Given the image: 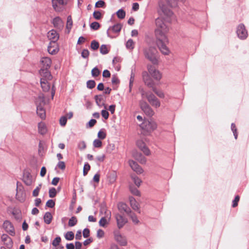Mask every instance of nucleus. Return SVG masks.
<instances>
[{
  "label": "nucleus",
  "mask_w": 249,
  "mask_h": 249,
  "mask_svg": "<svg viewBox=\"0 0 249 249\" xmlns=\"http://www.w3.org/2000/svg\"><path fill=\"white\" fill-rule=\"evenodd\" d=\"M77 223V219L75 216H72L71 217L68 223V225L70 227H73L75 226Z\"/></svg>",
  "instance_id": "33"
},
{
  "label": "nucleus",
  "mask_w": 249,
  "mask_h": 249,
  "mask_svg": "<svg viewBox=\"0 0 249 249\" xmlns=\"http://www.w3.org/2000/svg\"><path fill=\"white\" fill-rule=\"evenodd\" d=\"M93 145L95 148H101L102 146V142L100 139H95L93 142Z\"/></svg>",
  "instance_id": "36"
},
{
  "label": "nucleus",
  "mask_w": 249,
  "mask_h": 249,
  "mask_svg": "<svg viewBox=\"0 0 249 249\" xmlns=\"http://www.w3.org/2000/svg\"><path fill=\"white\" fill-rule=\"evenodd\" d=\"M93 16L95 19L99 20L102 18V15L100 12L95 11L93 13Z\"/></svg>",
  "instance_id": "46"
},
{
  "label": "nucleus",
  "mask_w": 249,
  "mask_h": 249,
  "mask_svg": "<svg viewBox=\"0 0 249 249\" xmlns=\"http://www.w3.org/2000/svg\"><path fill=\"white\" fill-rule=\"evenodd\" d=\"M100 52L103 54H105L108 53V49L107 46L105 45H102L100 49Z\"/></svg>",
  "instance_id": "39"
},
{
  "label": "nucleus",
  "mask_w": 249,
  "mask_h": 249,
  "mask_svg": "<svg viewBox=\"0 0 249 249\" xmlns=\"http://www.w3.org/2000/svg\"><path fill=\"white\" fill-rule=\"evenodd\" d=\"M78 147L80 150H83L86 147V144L84 142H80L78 143Z\"/></svg>",
  "instance_id": "62"
},
{
  "label": "nucleus",
  "mask_w": 249,
  "mask_h": 249,
  "mask_svg": "<svg viewBox=\"0 0 249 249\" xmlns=\"http://www.w3.org/2000/svg\"><path fill=\"white\" fill-rule=\"evenodd\" d=\"M130 190L133 195L135 196H140V192L136 188L130 186Z\"/></svg>",
  "instance_id": "45"
},
{
  "label": "nucleus",
  "mask_w": 249,
  "mask_h": 249,
  "mask_svg": "<svg viewBox=\"0 0 249 249\" xmlns=\"http://www.w3.org/2000/svg\"><path fill=\"white\" fill-rule=\"evenodd\" d=\"M57 167L61 169V170H64L66 168L65 163L64 161H60L57 164Z\"/></svg>",
  "instance_id": "54"
},
{
  "label": "nucleus",
  "mask_w": 249,
  "mask_h": 249,
  "mask_svg": "<svg viewBox=\"0 0 249 249\" xmlns=\"http://www.w3.org/2000/svg\"><path fill=\"white\" fill-rule=\"evenodd\" d=\"M111 217L110 212H106V216L102 217L99 222V225L101 227H107L109 224Z\"/></svg>",
  "instance_id": "14"
},
{
  "label": "nucleus",
  "mask_w": 249,
  "mask_h": 249,
  "mask_svg": "<svg viewBox=\"0 0 249 249\" xmlns=\"http://www.w3.org/2000/svg\"><path fill=\"white\" fill-rule=\"evenodd\" d=\"M111 81L113 85H117L120 82L119 79H118V77L115 75H113L112 76Z\"/></svg>",
  "instance_id": "52"
},
{
  "label": "nucleus",
  "mask_w": 249,
  "mask_h": 249,
  "mask_svg": "<svg viewBox=\"0 0 249 249\" xmlns=\"http://www.w3.org/2000/svg\"><path fill=\"white\" fill-rule=\"evenodd\" d=\"M147 68L149 73L154 79L157 80L160 79L161 75L159 71L156 70L155 68L151 65H148Z\"/></svg>",
  "instance_id": "10"
},
{
  "label": "nucleus",
  "mask_w": 249,
  "mask_h": 249,
  "mask_svg": "<svg viewBox=\"0 0 249 249\" xmlns=\"http://www.w3.org/2000/svg\"><path fill=\"white\" fill-rule=\"evenodd\" d=\"M142 77L145 84L149 87H153L154 83L147 72L145 71L142 73Z\"/></svg>",
  "instance_id": "21"
},
{
  "label": "nucleus",
  "mask_w": 249,
  "mask_h": 249,
  "mask_svg": "<svg viewBox=\"0 0 249 249\" xmlns=\"http://www.w3.org/2000/svg\"><path fill=\"white\" fill-rule=\"evenodd\" d=\"M38 131L41 135H44L47 133V128L44 123L40 122L38 124Z\"/></svg>",
  "instance_id": "23"
},
{
  "label": "nucleus",
  "mask_w": 249,
  "mask_h": 249,
  "mask_svg": "<svg viewBox=\"0 0 249 249\" xmlns=\"http://www.w3.org/2000/svg\"><path fill=\"white\" fill-rule=\"evenodd\" d=\"M137 145L145 155L149 156L150 155L151 152L150 150L146 146L145 143L142 141H138L137 142Z\"/></svg>",
  "instance_id": "15"
},
{
  "label": "nucleus",
  "mask_w": 249,
  "mask_h": 249,
  "mask_svg": "<svg viewBox=\"0 0 249 249\" xmlns=\"http://www.w3.org/2000/svg\"><path fill=\"white\" fill-rule=\"evenodd\" d=\"M90 231L89 229H85L83 231V234L85 238H87L89 236Z\"/></svg>",
  "instance_id": "63"
},
{
  "label": "nucleus",
  "mask_w": 249,
  "mask_h": 249,
  "mask_svg": "<svg viewBox=\"0 0 249 249\" xmlns=\"http://www.w3.org/2000/svg\"><path fill=\"white\" fill-rule=\"evenodd\" d=\"M105 2L103 0H99L95 4V7L97 8L105 7Z\"/></svg>",
  "instance_id": "53"
},
{
  "label": "nucleus",
  "mask_w": 249,
  "mask_h": 249,
  "mask_svg": "<svg viewBox=\"0 0 249 249\" xmlns=\"http://www.w3.org/2000/svg\"><path fill=\"white\" fill-rule=\"evenodd\" d=\"M104 234H105V232L103 230H102L101 229H99L98 230L97 233V236L98 238H101L103 237L104 236Z\"/></svg>",
  "instance_id": "61"
},
{
  "label": "nucleus",
  "mask_w": 249,
  "mask_h": 249,
  "mask_svg": "<svg viewBox=\"0 0 249 249\" xmlns=\"http://www.w3.org/2000/svg\"><path fill=\"white\" fill-rule=\"evenodd\" d=\"M117 174L115 172L109 173L107 176V179L110 183H113L116 179Z\"/></svg>",
  "instance_id": "27"
},
{
  "label": "nucleus",
  "mask_w": 249,
  "mask_h": 249,
  "mask_svg": "<svg viewBox=\"0 0 249 249\" xmlns=\"http://www.w3.org/2000/svg\"><path fill=\"white\" fill-rule=\"evenodd\" d=\"M48 37L51 41L56 42L59 38V35L54 30H52L48 33Z\"/></svg>",
  "instance_id": "20"
},
{
  "label": "nucleus",
  "mask_w": 249,
  "mask_h": 249,
  "mask_svg": "<svg viewBox=\"0 0 249 249\" xmlns=\"http://www.w3.org/2000/svg\"><path fill=\"white\" fill-rule=\"evenodd\" d=\"M237 34L238 36L241 39H245L247 37L248 33L244 25L241 24L238 26Z\"/></svg>",
  "instance_id": "11"
},
{
  "label": "nucleus",
  "mask_w": 249,
  "mask_h": 249,
  "mask_svg": "<svg viewBox=\"0 0 249 249\" xmlns=\"http://www.w3.org/2000/svg\"><path fill=\"white\" fill-rule=\"evenodd\" d=\"M53 24L56 27L62 26V21L59 17H56L53 19Z\"/></svg>",
  "instance_id": "29"
},
{
  "label": "nucleus",
  "mask_w": 249,
  "mask_h": 249,
  "mask_svg": "<svg viewBox=\"0 0 249 249\" xmlns=\"http://www.w3.org/2000/svg\"><path fill=\"white\" fill-rule=\"evenodd\" d=\"M72 26V20L71 16H69L67 18L66 28L68 30V32H70Z\"/></svg>",
  "instance_id": "31"
},
{
  "label": "nucleus",
  "mask_w": 249,
  "mask_h": 249,
  "mask_svg": "<svg viewBox=\"0 0 249 249\" xmlns=\"http://www.w3.org/2000/svg\"><path fill=\"white\" fill-rule=\"evenodd\" d=\"M129 164L131 167L132 169L136 172L137 174H142L143 172L142 169L138 164L135 161L130 160L129 161Z\"/></svg>",
  "instance_id": "16"
},
{
  "label": "nucleus",
  "mask_w": 249,
  "mask_h": 249,
  "mask_svg": "<svg viewBox=\"0 0 249 249\" xmlns=\"http://www.w3.org/2000/svg\"><path fill=\"white\" fill-rule=\"evenodd\" d=\"M153 91L160 97L163 98L164 97V94L161 90H158L155 88H153Z\"/></svg>",
  "instance_id": "41"
},
{
  "label": "nucleus",
  "mask_w": 249,
  "mask_h": 249,
  "mask_svg": "<svg viewBox=\"0 0 249 249\" xmlns=\"http://www.w3.org/2000/svg\"><path fill=\"white\" fill-rule=\"evenodd\" d=\"M130 216L131 218V219L132 221L135 224H138L139 222V220L138 219L137 216L135 215V214L132 213L131 212H130Z\"/></svg>",
  "instance_id": "51"
},
{
  "label": "nucleus",
  "mask_w": 249,
  "mask_h": 249,
  "mask_svg": "<svg viewBox=\"0 0 249 249\" xmlns=\"http://www.w3.org/2000/svg\"><path fill=\"white\" fill-rule=\"evenodd\" d=\"M91 48L93 50H97L99 47V44L98 42L93 40L91 42Z\"/></svg>",
  "instance_id": "42"
},
{
  "label": "nucleus",
  "mask_w": 249,
  "mask_h": 249,
  "mask_svg": "<svg viewBox=\"0 0 249 249\" xmlns=\"http://www.w3.org/2000/svg\"><path fill=\"white\" fill-rule=\"evenodd\" d=\"M90 26L93 30H97L100 28V25L97 22H93L91 23Z\"/></svg>",
  "instance_id": "44"
},
{
  "label": "nucleus",
  "mask_w": 249,
  "mask_h": 249,
  "mask_svg": "<svg viewBox=\"0 0 249 249\" xmlns=\"http://www.w3.org/2000/svg\"><path fill=\"white\" fill-rule=\"evenodd\" d=\"M130 204L133 210L139 211V204L133 197H129Z\"/></svg>",
  "instance_id": "25"
},
{
  "label": "nucleus",
  "mask_w": 249,
  "mask_h": 249,
  "mask_svg": "<svg viewBox=\"0 0 249 249\" xmlns=\"http://www.w3.org/2000/svg\"><path fill=\"white\" fill-rule=\"evenodd\" d=\"M91 73H92V75L93 77H97L100 74V71L99 70V69L98 68L95 67L92 69V70L91 71Z\"/></svg>",
  "instance_id": "47"
},
{
  "label": "nucleus",
  "mask_w": 249,
  "mask_h": 249,
  "mask_svg": "<svg viewBox=\"0 0 249 249\" xmlns=\"http://www.w3.org/2000/svg\"><path fill=\"white\" fill-rule=\"evenodd\" d=\"M67 118L66 116H62L60 118L59 122L61 126H65L67 123Z\"/></svg>",
  "instance_id": "50"
},
{
  "label": "nucleus",
  "mask_w": 249,
  "mask_h": 249,
  "mask_svg": "<svg viewBox=\"0 0 249 249\" xmlns=\"http://www.w3.org/2000/svg\"><path fill=\"white\" fill-rule=\"evenodd\" d=\"M41 187V185L40 184L33 191V196H37L38 195Z\"/></svg>",
  "instance_id": "49"
},
{
  "label": "nucleus",
  "mask_w": 249,
  "mask_h": 249,
  "mask_svg": "<svg viewBox=\"0 0 249 249\" xmlns=\"http://www.w3.org/2000/svg\"><path fill=\"white\" fill-rule=\"evenodd\" d=\"M155 24V35L156 38V44L162 54L169 55L170 53V50L167 47V45L169 44L167 36L169 28L161 18H158L156 19Z\"/></svg>",
  "instance_id": "1"
},
{
  "label": "nucleus",
  "mask_w": 249,
  "mask_h": 249,
  "mask_svg": "<svg viewBox=\"0 0 249 249\" xmlns=\"http://www.w3.org/2000/svg\"><path fill=\"white\" fill-rule=\"evenodd\" d=\"M55 205V202L53 200L50 199L46 203V206L49 208H53Z\"/></svg>",
  "instance_id": "58"
},
{
  "label": "nucleus",
  "mask_w": 249,
  "mask_h": 249,
  "mask_svg": "<svg viewBox=\"0 0 249 249\" xmlns=\"http://www.w3.org/2000/svg\"><path fill=\"white\" fill-rule=\"evenodd\" d=\"M145 96L149 103L154 107L158 108L160 106L159 99L152 93H146Z\"/></svg>",
  "instance_id": "8"
},
{
  "label": "nucleus",
  "mask_w": 249,
  "mask_h": 249,
  "mask_svg": "<svg viewBox=\"0 0 249 249\" xmlns=\"http://www.w3.org/2000/svg\"><path fill=\"white\" fill-rule=\"evenodd\" d=\"M58 51V45L56 42L51 41L48 47V53L51 54H55Z\"/></svg>",
  "instance_id": "12"
},
{
  "label": "nucleus",
  "mask_w": 249,
  "mask_h": 249,
  "mask_svg": "<svg viewBox=\"0 0 249 249\" xmlns=\"http://www.w3.org/2000/svg\"><path fill=\"white\" fill-rule=\"evenodd\" d=\"M68 0H52L53 6L55 11H59V6L66 4Z\"/></svg>",
  "instance_id": "18"
},
{
  "label": "nucleus",
  "mask_w": 249,
  "mask_h": 249,
  "mask_svg": "<svg viewBox=\"0 0 249 249\" xmlns=\"http://www.w3.org/2000/svg\"><path fill=\"white\" fill-rule=\"evenodd\" d=\"M87 87L90 89H92L95 86V82L93 80H89L87 83Z\"/></svg>",
  "instance_id": "48"
},
{
  "label": "nucleus",
  "mask_w": 249,
  "mask_h": 249,
  "mask_svg": "<svg viewBox=\"0 0 249 249\" xmlns=\"http://www.w3.org/2000/svg\"><path fill=\"white\" fill-rule=\"evenodd\" d=\"M95 100L96 101V104L98 106H101V101L102 100V97L101 95H96L95 97Z\"/></svg>",
  "instance_id": "55"
},
{
  "label": "nucleus",
  "mask_w": 249,
  "mask_h": 249,
  "mask_svg": "<svg viewBox=\"0 0 249 249\" xmlns=\"http://www.w3.org/2000/svg\"><path fill=\"white\" fill-rule=\"evenodd\" d=\"M240 197L239 196H236L232 202V207H235L238 205V202L239 201Z\"/></svg>",
  "instance_id": "60"
},
{
  "label": "nucleus",
  "mask_w": 249,
  "mask_h": 249,
  "mask_svg": "<svg viewBox=\"0 0 249 249\" xmlns=\"http://www.w3.org/2000/svg\"><path fill=\"white\" fill-rule=\"evenodd\" d=\"M140 127L144 131L150 133L156 129L157 125L154 121L144 120L142 123L140 125Z\"/></svg>",
  "instance_id": "5"
},
{
  "label": "nucleus",
  "mask_w": 249,
  "mask_h": 249,
  "mask_svg": "<svg viewBox=\"0 0 249 249\" xmlns=\"http://www.w3.org/2000/svg\"><path fill=\"white\" fill-rule=\"evenodd\" d=\"M40 84L43 91H48L50 88V85L48 83V81L52 79H48L47 77L40 75Z\"/></svg>",
  "instance_id": "13"
},
{
  "label": "nucleus",
  "mask_w": 249,
  "mask_h": 249,
  "mask_svg": "<svg viewBox=\"0 0 249 249\" xmlns=\"http://www.w3.org/2000/svg\"><path fill=\"white\" fill-rule=\"evenodd\" d=\"M135 46V43L132 39H129L126 43V47L128 49L132 50Z\"/></svg>",
  "instance_id": "32"
},
{
  "label": "nucleus",
  "mask_w": 249,
  "mask_h": 249,
  "mask_svg": "<svg viewBox=\"0 0 249 249\" xmlns=\"http://www.w3.org/2000/svg\"><path fill=\"white\" fill-rule=\"evenodd\" d=\"M158 52L155 47H148L143 50L144 56L153 64H158V59L157 57Z\"/></svg>",
  "instance_id": "3"
},
{
  "label": "nucleus",
  "mask_w": 249,
  "mask_h": 249,
  "mask_svg": "<svg viewBox=\"0 0 249 249\" xmlns=\"http://www.w3.org/2000/svg\"><path fill=\"white\" fill-rule=\"evenodd\" d=\"M36 113L37 115L41 118L44 119L46 116L45 111L43 107L44 104V97L40 96L36 100Z\"/></svg>",
  "instance_id": "4"
},
{
  "label": "nucleus",
  "mask_w": 249,
  "mask_h": 249,
  "mask_svg": "<svg viewBox=\"0 0 249 249\" xmlns=\"http://www.w3.org/2000/svg\"><path fill=\"white\" fill-rule=\"evenodd\" d=\"M40 63L41 68L39 71L40 75L47 77L48 79H52V76L49 71L52 64V60L48 57H43L41 59Z\"/></svg>",
  "instance_id": "2"
},
{
  "label": "nucleus",
  "mask_w": 249,
  "mask_h": 249,
  "mask_svg": "<svg viewBox=\"0 0 249 249\" xmlns=\"http://www.w3.org/2000/svg\"><path fill=\"white\" fill-rule=\"evenodd\" d=\"M231 128L232 131H233L235 138L236 139L237 137V134L235 124H232L231 125Z\"/></svg>",
  "instance_id": "57"
},
{
  "label": "nucleus",
  "mask_w": 249,
  "mask_h": 249,
  "mask_svg": "<svg viewBox=\"0 0 249 249\" xmlns=\"http://www.w3.org/2000/svg\"><path fill=\"white\" fill-rule=\"evenodd\" d=\"M118 209L120 211H124L127 213L130 212L129 208L124 203H120L118 204Z\"/></svg>",
  "instance_id": "26"
},
{
  "label": "nucleus",
  "mask_w": 249,
  "mask_h": 249,
  "mask_svg": "<svg viewBox=\"0 0 249 249\" xmlns=\"http://www.w3.org/2000/svg\"><path fill=\"white\" fill-rule=\"evenodd\" d=\"M61 239L60 237H56L52 242V245L54 248L53 249H64V247L60 244Z\"/></svg>",
  "instance_id": "22"
},
{
  "label": "nucleus",
  "mask_w": 249,
  "mask_h": 249,
  "mask_svg": "<svg viewBox=\"0 0 249 249\" xmlns=\"http://www.w3.org/2000/svg\"><path fill=\"white\" fill-rule=\"evenodd\" d=\"M159 6L160 10L162 11L163 14L167 16H171L172 15V12L165 5H163L161 3H160Z\"/></svg>",
  "instance_id": "24"
},
{
  "label": "nucleus",
  "mask_w": 249,
  "mask_h": 249,
  "mask_svg": "<svg viewBox=\"0 0 249 249\" xmlns=\"http://www.w3.org/2000/svg\"><path fill=\"white\" fill-rule=\"evenodd\" d=\"M53 219V216L51 213L47 212L44 216V220L45 223L49 224L51 223Z\"/></svg>",
  "instance_id": "28"
},
{
  "label": "nucleus",
  "mask_w": 249,
  "mask_h": 249,
  "mask_svg": "<svg viewBox=\"0 0 249 249\" xmlns=\"http://www.w3.org/2000/svg\"><path fill=\"white\" fill-rule=\"evenodd\" d=\"M89 51L87 49H84L81 53V55L83 58H88L89 56Z\"/></svg>",
  "instance_id": "56"
},
{
  "label": "nucleus",
  "mask_w": 249,
  "mask_h": 249,
  "mask_svg": "<svg viewBox=\"0 0 249 249\" xmlns=\"http://www.w3.org/2000/svg\"><path fill=\"white\" fill-rule=\"evenodd\" d=\"M3 228L5 231L11 235H13L15 233L14 228L12 223L9 221H5L3 223Z\"/></svg>",
  "instance_id": "17"
},
{
  "label": "nucleus",
  "mask_w": 249,
  "mask_h": 249,
  "mask_svg": "<svg viewBox=\"0 0 249 249\" xmlns=\"http://www.w3.org/2000/svg\"><path fill=\"white\" fill-rule=\"evenodd\" d=\"M1 240L3 241H6L7 240H9V242H11V238L7 235V234H3L1 236Z\"/></svg>",
  "instance_id": "64"
},
{
  "label": "nucleus",
  "mask_w": 249,
  "mask_h": 249,
  "mask_svg": "<svg viewBox=\"0 0 249 249\" xmlns=\"http://www.w3.org/2000/svg\"><path fill=\"white\" fill-rule=\"evenodd\" d=\"M115 145L114 143H109L107 146V152L111 153L115 150Z\"/></svg>",
  "instance_id": "37"
},
{
  "label": "nucleus",
  "mask_w": 249,
  "mask_h": 249,
  "mask_svg": "<svg viewBox=\"0 0 249 249\" xmlns=\"http://www.w3.org/2000/svg\"><path fill=\"white\" fill-rule=\"evenodd\" d=\"M116 15L118 18L123 19L125 16V12L124 10L120 9L117 11Z\"/></svg>",
  "instance_id": "35"
},
{
  "label": "nucleus",
  "mask_w": 249,
  "mask_h": 249,
  "mask_svg": "<svg viewBox=\"0 0 249 249\" xmlns=\"http://www.w3.org/2000/svg\"><path fill=\"white\" fill-rule=\"evenodd\" d=\"M114 240L121 246H125L127 245V242L126 237L121 234L120 231L118 230H115L113 231Z\"/></svg>",
  "instance_id": "7"
},
{
  "label": "nucleus",
  "mask_w": 249,
  "mask_h": 249,
  "mask_svg": "<svg viewBox=\"0 0 249 249\" xmlns=\"http://www.w3.org/2000/svg\"><path fill=\"white\" fill-rule=\"evenodd\" d=\"M49 196L53 198L56 195V190L54 188H52L49 190Z\"/></svg>",
  "instance_id": "43"
},
{
  "label": "nucleus",
  "mask_w": 249,
  "mask_h": 249,
  "mask_svg": "<svg viewBox=\"0 0 249 249\" xmlns=\"http://www.w3.org/2000/svg\"><path fill=\"white\" fill-rule=\"evenodd\" d=\"M132 178L134 182V183L137 186V187H139L142 182V180L136 176H132Z\"/></svg>",
  "instance_id": "38"
},
{
  "label": "nucleus",
  "mask_w": 249,
  "mask_h": 249,
  "mask_svg": "<svg viewBox=\"0 0 249 249\" xmlns=\"http://www.w3.org/2000/svg\"><path fill=\"white\" fill-rule=\"evenodd\" d=\"M140 106L141 109L147 116H152L154 115V111L145 102L143 101H140Z\"/></svg>",
  "instance_id": "9"
},
{
  "label": "nucleus",
  "mask_w": 249,
  "mask_h": 249,
  "mask_svg": "<svg viewBox=\"0 0 249 249\" xmlns=\"http://www.w3.org/2000/svg\"><path fill=\"white\" fill-rule=\"evenodd\" d=\"M101 115L102 117L106 120L109 117V113L106 110H103L101 111Z\"/></svg>",
  "instance_id": "59"
},
{
  "label": "nucleus",
  "mask_w": 249,
  "mask_h": 249,
  "mask_svg": "<svg viewBox=\"0 0 249 249\" xmlns=\"http://www.w3.org/2000/svg\"><path fill=\"white\" fill-rule=\"evenodd\" d=\"M65 237L67 240H72L74 237V233L72 231H68L65 234Z\"/></svg>",
  "instance_id": "34"
},
{
  "label": "nucleus",
  "mask_w": 249,
  "mask_h": 249,
  "mask_svg": "<svg viewBox=\"0 0 249 249\" xmlns=\"http://www.w3.org/2000/svg\"><path fill=\"white\" fill-rule=\"evenodd\" d=\"M122 28V25L121 23H117L110 27L107 31L108 36L111 38L115 37L119 35Z\"/></svg>",
  "instance_id": "6"
},
{
  "label": "nucleus",
  "mask_w": 249,
  "mask_h": 249,
  "mask_svg": "<svg viewBox=\"0 0 249 249\" xmlns=\"http://www.w3.org/2000/svg\"><path fill=\"white\" fill-rule=\"evenodd\" d=\"M107 137V133L104 129H101L98 133V139L104 140Z\"/></svg>",
  "instance_id": "30"
},
{
  "label": "nucleus",
  "mask_w": 249,
  "mask_h": 249,
  "mask_svg": "<svg viewBox=\"0 0 249 249\" xmlns=\"http://www.w3.org/2000/svg\"><path fill=\"white\" fill-rule=\"evenodd\" d=\"M116 219L117 223V226L119 229L122 228L127 222V220L123 216L120 214L116 215Z\"/></svg>",
  "instance_id": "19"
},
{
  "label": "nucleus",
  "mask_w": 249,
  "mask_h": 249,
  "mask_svg": "<svg viewBox=\"0 0 249 249\" xmlns=\"http://www.w3.org/2000/svg\"><path fill=\"white\" fill-rule=\"evenodd\" d=\"M90 169V166L88 163H86L84 166L83 175L86 176Z\"/></svg>",
  "instance_id": "40"
}]
</instances>
